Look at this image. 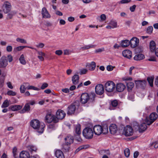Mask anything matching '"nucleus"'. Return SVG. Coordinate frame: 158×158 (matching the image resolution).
<instances>
[{
    "label": "nucleus",
    "mask_w": 158,
    "mask_h": 158,
    "mask_svg": "<svg viewBox=\"0 0 158 158\" xmlns=\"http://www.w3.org/2000/svg\"><path fill=\"white\" fill-rule=\"evenodd\" d=\"M109 130L111 134H114L116 133L117 128L116 125L114 124H112L109 127Z\"/></svg>",
    "instance_id": "nucleus-19"
},
{
    "label": "nucleus",
    "mask_w": 158,
    "mask_h": 158,
    "mask_svg": "<svg viewBox=\"0 0 158 158\" xmlns=\"http://www.w3.org/2000/svg\"><path fill=\"white\" fill-rule=\"evenodd\" d=\"M64 139L65 141V143L68 144H71L73 142V137L70 135H68Z\"/></svg>",
    "instance_id": "nucleus-24"
},
{
    "label": "nucleus",
    "mask_w": 158,
    "mask_h": 158,
    "mask_svg": "<svg viewBox=\"0 0 158 158\" xmlns=\"http://www.w3.org/2000/svg\"><path fill=\"white\" fill-rule=\"evenodd\" d=\"M31 126L34 129L37 130L39 133H42L44 131L45 125L43 123H40L37 119H33L30 122Z\"/></svg>",
    "instance_id": "nucleus-1"
},
{
    "label": "nucleus",
    "mask_w": 158,
    "mask_h": 158,
    "mask_svg": "<svg viewBox=\"0 0 158 158\" xmlns=\"http://www.w3.org/2000/svg\"><path fill=\"white\" fill-rule=\"evenodd\" d=\"M147 123H143L141 124L139 126V132H143L146 130L147 128Z\"/></svg>",
    "instance_id": "nucleus-25"
},
{
    "label": "nucleus",
    "mask_w": 158,
    "mask_h": 158,
    "mask_svg": "<svg viewBox=\"0 0 158 158\" xmlns=\"http://www.w3.org/2000/svg\"><path fill=\"white\" fill-rule=\"evenodd\" d=\"M106 15L104 14H102L100 16V18L102 20V21H104L106 19Z\"/></svg>",
    "instance_id": "nucleus-60"
},
{
    "label": "nucleus",
    "mask_w": 158,
    "mask_h": 158,
    "mask_svg": "<svg viewBox=\"0 0 158 158\" xmlns=\"http://www.w3.org/2000/svg\"><path fill=\"white\" fill-rule=\"evenodd\" d=\"M26 47V46H20L16 48V49L17 51H19Z\"/></svg>",
    "instance_id": "nucleus-55"
},
{
    "label": "nucleus",
    "mask_w": 158,
    "mask_h": 158,
    "mask_svg": "<svg viewBox=\"0 0 158 158\" xmlns=\"http://www.w3.org/2000/svg\"><path fill=\"white\" fill-rule=\"evenodd\" d=\"M26 89V88L24 85H22L20 86V89L21 93H24Z\"/></svg>",
    "instance_id": "nucleus-47"
},
{
    "label": "nucleus",
    "mask_w": 158,
    "mask_h": 158,
    "mask_svg": "<svg viewBox=\"0 0 158 158\" xmlns=\"http://www.w3.org/2000/svg\"><path fill=\"white\" fill-rule=\"evenodd\" d=\"M123 56L128 59H130L132 57V52L128 50H125L122 52Z\"/></svg>",
    "instance_id": "nucleus-16"
},
{
    "label": "nucleus",
    "mask_w": 158,
    "mask_h": 158,
    "mask_svg": "<svg viewBox=\"0 0 158 158\" xmlns=\"http://www.w3.org/2000/svg\"><path fill=\"white\" fill-rule=\"evenodd\" d=\"M116 88L115 84L112 81L107 82L105 85V90L108 92H112L114 91Z\"/></svg>",
    "instance_id": "nucleus-2"
},
{
    "label": "nucleus",
    "mask_w": 158,
    "mask_h": 158,
    "mask_svg": "<svg viewBox=\"0 0 158 158\" xmlns=\"http://www.w3.org/2000/svg\"><path fill=\"white\" fill-rule=\"evenodd\" d=\"M79 77L78 75H75L72 77V81L74 85H77L79 82Z\"/></svg>",
    "instance_id": "nucleus-27"
},
{
    "label": "nucleus",
    "mask_w": 158,
    "mask_h": 158,
    "mask_svg": "<svg viewBox=\"0 0 158 158\" xmlns=\"http://www.w3.org/2000/svg\"><path fill=\"white\" fill-rule=\"evenodd\" d=\"M130 45V41L127 40H122L120 43L121 46L125 48L127 47Z\"/></svg>",
    "instance_id": "nucleus-28"
},
{
    "label": "nucleus",
    "mask_w": 158,
    "mask_h": 158,
    "mask_svg": "<svg viewBox=\"0 0 158 158\" xmlns=\"http://www.w3.org/2000/svg\"><path fill=\"white\" fill-rule=\"evenodd\" d=\"M41 14L42 17L44 18H50L51 17V15L49 13L46 8L44 7L42 10Z\"/></svg>",
    "instance_id": "nucleus-14"
},
{
    "label": "nucleus",
    "mask_w": 158,
    "mask_h": 158,
    "mask_svg": "<svg viewBox=\"0 0 158 158\" xmlns=\"http://www.w3.org/2000/svg\"><path fill=\"white\" fill-rule=\"evenodd\" d=\"M153 28L152 26H149L147 29L146 32L149 34H151L152 32Z\"/></svg>",
    "instance_id": "nucleus-38"
},
{
    "label": "nucleus",
    "mask_w": 158,
    "mask_h": 158,
    "mask_svg": "<svg viewBox=\"0 0 158 158\" xmlns=\"http://www.w3.org/2000/svg\"><path fill=\"white\" fill-rule=\"evenodd\" d=\"M110 24L113 26V28L116 27H117V23L114 21H111Z\"/></svg>",
    "instance_id": "nucleus-46"
},
{
    "label": "nucleus",
    "mask_w": 158,
    "mask_h": 158,
    "mask_svg": "<svg viewBox=\"0 0 158 158\" xmlns=\"http://www.w3.org/2000/svg\"><path fill=\"white\" fill-rule=\"evenodd\" d=\"M95 90L96 93L98 95H102L104 92V87L101 84H98L95 87Z\"/></svg>",
    "instance_id": "nucleus-9"
},
{
    "label": "nucleus",
    "mask_w": 158,
    "mask_h": 158,
    "mask_svg": "<svg viewBox=\"0 0 158 158\" xmlns=\"http://www.w3.org/2000/svg\"><path fill=\"white\" fill-rule=\"evenodd\" d=\"M154 78L152 77H148L147 78V80L150 85L151 87L153 86V82Z\"/></svg>",
    "instance_id": "nucleus-36"
},
{
    "label": "nucleus",
    "mask_w": 158,
    "mask_h": 158,
    "mask_svg": "<svg viewBox=\"0 0 158 158\" xmlns=\"http://www.w3.org/2000/svg\"><path fill=\"white\" fill-rule=\"evenodd\" d=\"M52 122H53L54 123H56L58 122L59 119H60L59 118H58L57 116L55 117L53 116V119Z\"/></svg>",
    "instance_id": "nucleus-56"
},
{
    "label": "nucleus",
    "mask_w": 158,
    "mask_h": 158,
    "mask_svg": "<svg viewBox=\"0 0 158 158\" xmlns=\"http://www.w3.org/2000/svg\"><path fill=\"white\" fill-rule=\"evenodd\" d=\"M22 106L20 105H12L9 107V109L12 111H16L20 110Z\"/></svg>",
    "instance_id": "nucleus-23"
},
{
    "label": "nucleus",
    "mask_w": 158,
    "mask_h": 158,
    "mask_svg": "<svg viewBox=\"0 0 158 158\" xmlns=\"http://www.w3.org/2000/svg\"><path fill=\"white\" fill-rule=\"evenodd\" d=\"M79 106L78 102H75L69 106L68 108V111L67 112L68 115H71L73 114L76 109Z\"/></svg>",
    "instance_id": "nucleus-4"
},
{
    "label": "nucleus",
    "mask_w": 158,
    "mask_h": 158,
    "mask_svg": "<svg viewBox=\"0 0 158 158\" xmlns=\"http://www.w3.org/2000/svg\"><path fill=\"white\" fill-rule=\"evenodd\" d=\"M65 115V112L63 110H58L56 114V116L60 119H62L64 118Z\"/></svg>",
    "instance_id": "nucleus-13"
},
{
    "label": "nucleus",
    "mask_w": 158,
    "mask_h": 158,
    "mask_svg": "<svg viewBox=\"0 0 158 158\" xmlns=\"http://www.w3.org/2000/svg\"><path fill=\"white\" fill-rule=\"evenodd\" d=\"M53 116L51 114H47L45 117V122L48 123H51L53 119Z\"/></svg>",
    "instance_id": "nucleus-20"
},
{
    "label": "nucleus",
    "mask_w": 158,
    "mask_h": 158,
    "mask_svg": "<svg viewBox=\"0 0 158 158\" xmlns=\"http://www.w3.org/2000/svg\"><path fill=\"white\" fill-rule=\"evenodd\" d=\"M17 149L16 147H14L13 149L12 152L14 157H15L17 155Z\"/></svg>",
    "instance_id": "nucleus-50"
},
{
    "label": "nucleus",
    "mask_w": 158,
    "mask_h": 158,
    "mask_svg": "<svg viewBox=\"0 0 158 158\" xmlns=\"http://www.w3.org/2000/svg\"><path fill=\"white\" fill-rule=\"evenodd\" d=\"M7 85L8 87L10 89H12L13 88V87L11 83L10 82H7Z\"/></svg>",
    "instance_id": "nucleus-63"
},
{
    "label": "nucleus",
    "mask_w": 158,
    "mask_h": 158,
    "mask_svg": "<svg viewBox=\"0 0 158 158\" xmlns=\"http://www.w3.org/2000/svg\"><path fill=\"white\" fill-rule=\"evenodd\" d=\"M7 57L5 56H2L0 59V68H6L8 65Z\"/></svg>",
    "instance_id": "nucleus-8"
},
{
    "label": "nucleus",
    "mask_w": 158,
    "mask_h": 158,
    "mask_svg": "<svg viewBox=\"0 0 158 158\" xmlns=\"http://www.w3.org/2000/svg\"><path fill=\"white\" fill-rule=\"evenodd\" d=\"M152 145L155 148H158V143L156 142H155L152 143Z\"/></svg>",
    "instance_id": "nucleus-64"
},
{
    "label": "nucleus",
    "mask_w": 158,
    "mask_h": 158,
    "mask_svg": "<svg viewBox=\"0 0 158 158\" xmlns=\"http://www.w3.org/2000/svg\"><path fill=\"white\" fill-rule=\"evenodd\" d=\"M55 154L57 158H65L63 152L60 150H57L56 151Z\"/></svg>",
    "instance_id": "nucleus-18"
},
{
    "label": "nucleus",
    "mask_w": 158,
    "mask_h": 158,
    "mask_svg": "<svg viewBox=\"0 0 158 158\" xmlns=\"http://www.w3.org/2000/svg\"><path fill=\"white\" fill-rule=\"evenodd\" d=\"M130 150L128 148L125 149L124 150V153L125 156L128 157L130 155Z\"/></svg>",
    "instance_id": "nucleus-39"
},
{
    "label": "nucleus",
    "mask_w": 158,
    "mask_h": 158,
    "mask_svg": "<svg viewBox=\"0 0 158 158\" xmlns=\"http://www.w3.org/2000/svg\"><path fill=\"white\" fill-rule=\"evenodd\" d=\"M27 148L28 150L32 152L33 151L36 152L37 150L36 147L33 145L28 146Z\"/></svg>",
    "instance_id": "nucleus-37"
},
{
    "label": "nucleus",
    "mask_w": 158,
    "mask_h": 158,
    "mask_svg": "<svg viewBox=\"0 0 158 158\" xmlns=\"http://www.w3.org/2000/svg\"><path fill=\"white\" fill-rule=\"evenodd\" d=\"M144 56L142 54H139L136 55L134 57V59L135 60H140L143 59Z\"/></svg>",
    "instance_id": "nucleus-31"
},
{
    "label": "nucleus",
    "mask_w": 158,
    "mask_h": 158,
    "mask_svg": "<svg viewBox=\"0 0 158 158\" xmlns=\"http://www.w3.org/2000/svg\"><path fill=\"white\" fill-rule=\"evenodd\" d=\"M133 131L132 128L129 126H127L125 127L124 129L123 134L127 136H128L132 135Z\"/></svg>",
    "instance_id": "nucleus-7"
},
{
    "label": "nucleus",
    "mask_w": 158,
    "mask_h": 158,
    "mask_svg": "<svg viewBox=\"0 0 158 158\" xmlns=\"http://www.w3.org/2000/svg\"><path fill=\"white\" fill-rule=\"evenodd\" d=\"M102 133L104 134H106L108 132V127L107 125L104 126L102 127Z\"/></svg>",
    "instance_id": "nucleus-40"
},
{
    "label": "nucleus",
    "mask_w": 158,
    "mask_h": 158,
    "mask_svg": "<svg viewBox=\"0 0 158 158\" xmlns=\"http://www.w3.org/2000/svg\"><path fill=\"white\" fill-rule=\"evenodd\" d=\"M149 48L150 50L152 52H155V50L156 49V44L154 41H151L149 44Z\"/></svg>",
    "instance_id": "nucleus-22"
},
{
    "label": "nucleus",
    "mask_w": 158,
    "mask_h": 158,
    "mask_svg": "<svg viewBox=\"0 0 158 158\" xmlns=\"http://www.w3.org/2000/svg\"><path fill=\"white\" fill-rule=\"evenodd\" d=\"M6 51L8 52H10L12 49V47L11 46H8L6 48Z\"/></svg>",
    "instance_id": "nucleus-59"
},
{
    "label": "nucleus",
    "mask_w": 158,
    "mask_h": 158,
    "mask_svg": "<svg viewBox=\"0 0 158 158\" xmlns=\"http://www.w3.org/2000/svg\"><path fill=\"white\" fill-rule=\"evenodd\" d=\"M82 133L83 136L86 139H91L93 136L94 132L90 127H86L83 130Z\"/></svg>",
    "instance_id": "nucleus-3"
},
{
    "label": "nucleus",
    "mask_w": 158,
    "mask_h": 158,
    "mask_svg": "<svg viewBox=\"0 0 158 158\" xmlns=\"http://www.w3.org/2000/svg\"><path fill=\"white\" fill-rule=\"evenodd\" d=\"M55 54L59 56L61 55L63 53V52L61 50H57L55 51Z\"/></svg>",
    "instance_id": "nucleus-53"
},
{
    "label": "nucleus",
    "mask_w": 158,
    "mask_h": 158,
    "mask_svg": "<svg viewBox=\"0 0 158 158\" xmlns=\"http://www.w3.org/2000/svg\"><path fill=\"white\" fill-rule=\"evenodd\" d=\"M114 67L111 65H109L107 66L106 69L108 71H111L113 70Z\"/></svg>",
    "instance_id": "nucleus-58"
},
{
    "label": "nucleus",
    "mask_w": 158,
    "mask_h": 158,
    "mask_svg": "<svg viewBox=\"0 0 158 158\" xmlns=\"http://www.w3.org/2000/svg\"><path fill=\"white\" fill-rule=\"evenodd\" d=\"M75 131L77 135H80L81 133V125L79 124L75 126Z\"/></svg>",
    "instance_id": "nucleus-32"
},
{
    "label": "nucleus",
    "mask_w": 158,
    "mask_h": 158,
    "mask_svg": "<svg viewBox=\"0 0 158 158\" xmlns=\"http://www.w3.org/2000/svg\"><path fill=\"white\" fill-rule=\"evenodd\" d=\"M20 62L22 64L25 65L26 64V61L25 60L23 54H22L19 59Z\"/></svg>",
    "instance_id": "nucleus-35"
},
{
    "label": "nucleus",
    "mask_w": 158,
    "mask_h": 158,
    "mask_svg": "<svg viewBox=\"0 0 158 158\" xmlns=\"http://www.w3.org/2000/svg\"><path fill=\"white\" fill-rule=\"evenodd\" d=\"M115 88L117 91L121 92L124 90L125 88V86L123 84L120 83L117 84Z\"/></svg>",
    "instance_id": "nucleus-17"
},
{
    "label": "nucleus",
    "mask_w": 158,
    "mask_h": 158,
    "mask_svg": "<svg viewBox=\"0 0 158 158\" xmlns=\"http://www.w3.org/2000/svg\"><path fill=\"white\" fill-rule=\"evenodd\" d=\"M127 89L129 91L131 90L134 86V83L132 82H129L127 84Z\"/></svg>",
    "instance_id": "nucleus-33"
},
{
    "label": "nucleus",
    "mask_w": 158,
    "mask_h": 158,
    "mask_svg": "<svg viewBox=\"0 0 158 158\" xmlns=\"http://www.w3.org/2000/svg\"><path fill=\"white\" fill-rule=\"evenodd\" d=\"M7 18L10 19H11L13 16L15 15L17 13V12L15 10L11 11L9 13H8Z\"/></svg>",
    "instance_id": "nucleus-34"
},
{
    "label": "nucleus",
    "mask_w": 158,
    "mask_h": 158,
    "mask_svg": "<svg viewBox=\"0 0 158 158\" xmlns=\"http://www.w3.org/2000/svg\"><path fill=\"white\" fill-rule=\"evenodd\" d=\"M70 144L65 143L62 145V149L65 152H69L70 149Z\"/></svg>",
    "instance_id": "nucleus-30"
},
{
    "label": "nucleus",
    "mask_w": 158,
    "mask_h": 158,
    "mask_svg": "<svg viewBox=\"0 0 158 158\" xmlns=\"http://www.w3.org/2000/svg\"><path fill=\"white\" fill-rule=\"evenodd\" d=\"M87 66L89 68L90 70H94L95 68L96 63L92 61L90 63L87 64Z\"/></svg>",
    "instance_id": "nucleus-29"
},
{
    "label": "nucleus",
    "mask_w": 158,
    "mask_h": 158,
    "mask_svg": "<svg viewBox=\"0 0 158 158\" xmlns=\"http://www.w3.org/2000/svg\"><path fill=\"white\" fill-rule=\"evenodd\" d=\"M44 43H40L38 44L37 45H36V47H37L38 48H42L44 47Z\"/></svg>",
    "instance_id": "nucleus-61"
},
{
    "label": "nucleus",
    "mask_w": 158,
    "mask_h": 158,
    "mask_svg": "<svg viewBox=\"0 0 158 158\" xmlns=\"http://www.w3.org/2000/svg\"><path fill=\"white\" fill-rule=\"evenodd\" d=\"M27 89H32L35 90H39L40 89L34 86L30 85L27 88Z\"/></svg>",
    "instance_id": "nucleus-44"
},
{
    "label": "nucleus",
    "mask_w": 158,
    "mask_h": 158,
    "mask_svg": "<svg viewBox=\"0 0 158 158\" xmlns=\"http://www.w3.org/2000/svg\"><path fill=\"white\" fill-rule=\"evenodd\" d=\"M111 104L113 107H116L118 105V102L117 100H114L111 101Z\"/></svg>",
    "instance_id": "nucleus-45"
},
{
    "label": "nucleus",
    "mask_w": 158,
    "mask_h": 158,
    "mask_svg": "<svg viewBox=\"0 0 158 158\" xmlns=\"http://www.w3.org/2000/svg\"><path fill=\"white\" fill-rule=\"evenodd\" d=\"M90 97L87 93H83L81 96L80 101L81 103L85 104L89 100Z\"/></svg>",
    "instance_id": "nucleus-11"
},
{
    "label": "nucleus",
    "mask_w": 158,
    "mask_h": 158,
    "mask_svg": "<svg viewBox=\"0 0 158 158\" xmlns=\"http://www.w3.org/2000/svg\"><path fill=\"white\" fill-rule=\"evenodd\" d=\"M136 7V6L135 5H134L130 7V11L132 12H134L135 10Z\"/></svg>",
    "instance_id": "nucleus-57"
},
{
    "label": "nucleus",
    "mask_w": 158,
    "mask_h": 158,
    "mask_svg": "<svg viewBox=\"0 0 158 158\" xmlns=\"http://www.w3.org/2000/svg\"><path fill=\"white\" fill-rule=\"evenodd\" d=\"M7 94L8 95L14 96L15 95L16 93L15 92L10 90L7 92Z\"/></svg>",
    "instance_id": "nucleus-42"
},
{
    "label": "nucleus",
    "mask_w": 158,
    "mask_h": 158,
    "mask_svg": "<svg viewBox=\"0 0 158 158\" xmlns=\"http://www.w3.org/2000/svg\"><path fill=\"white\" fill-rule=\"evenodd\" d=\"M11 9V6L10 3L7 1L5 2L2 7L3 12L5 14H7L10 12Z\"/></svg>",
    "instance_id": "nucleus-6"
},
{
    "label": "nucleus",
    "mask_w": 158,
    "mask_h": 158,
    "mask_svg": "<svg viewBox=\"0 0 158 158\" xmlns=\"http://www.w3.org/2000/svg\"><path fill=\"white\" fill-rule=\"evenodd\" d=\"M87 70L86 69H82L80 71V74L81 75H82L86 74L87 72Z\"/></svg>",
    "instance_id": "nucleus-49"
},
{
    "label": "nucleus",
    "mask_w": 158,
    "mask_h": 158,
    "mask_svg": "<svg viewBox=\"0 0 158 158\" xmlns=\"http://www.w3.org/2000/svg\"><path fill=\"white\" fill-rule=\"evenodd\" d=\"M8 60L9 62H10L13 60V57L10 55H9L7 56Z\"/></svg>",
    "instance_id": "nucleus-62"
},
{
    "label": "nucleus",
    "mask_w": 158,
    "mask_h": 158,
    "mask_svg": "<svg viewBox=\"0 0 158 158\" xmlns=\"http://www.w3.org/2000/svg\"><path fill=\"white\" fill-rule=\"evenodd\" d=\"M4 79H0V89L3 86L4 84Z\"/></svg>",
    "instance_id": "nucleus-52"
},
{
    "label": "nucleus",
    "mask_w": 158,
    "mask_h": 158,
    "mask_svg": "<svg viewBox=\"0 0 158 158\" xmlns=\"http://www.w3.org/2000/svg\"><path fill=\"white\" fill-rule=\"evenodd\" d=\"M72 51L69 49H65L64 50V55H68L71 54Z\"/></svg>",
    "instance_id": "nucleus-48"
},
{
    "label": "nucleus",
    "mask_w": 158,
    "mask_h": 158,
    "mask_svg": "<svg viewBox=\"0 0 158 158\" xmlns=\"http://www.w3.org/2000/svg\"><path fill=\"white\" fill-rule=\"evenodd\" d=\"M139 42V39L136 37H134L131 40L130 44L132 48H134L138 45Z\"/></svg>",
    "instance_id": "nucleus-12"
},
{
    "label": "nucleus",
    "mask_w": 158,
    "mask_h": 158,
    "mask_svg": "<svg viewBox=\"0 0 158 158\" xmlns=\"http://www.w3.org/2000/svg\"><path fill=\"white\" fill-rule=\"evenodd\" d=\"M19 156L20 158H29L30 155L28 152L23 151L20 153Z\"/></svg>",
    "instance_id": "nucleus-26"
},
{
    "label": "nucleus",
    "mask_w": 158,
    "mask_h": 158,
    "mask_svg": "<svg viewBox=\"0 0 158 158\" xmlns=\"http://www.w3.org/2000/svg\"><path fill=\"white\" fill-rule=\"evenodd\" d=\"M135 82L137 87H143L146 85V81L145 80H135Z\"/></svg>",
    "instance_id": "nucleus-15"
},
{
    "label": "nucleus",
    "mask_w": 158,
    "mask_h": 158,
    "mask_svg": "<svg viewBox=\"0 0 158 158\" xmlns=\"http://www.w3.org/2000/svg\"><path fill=\"white\" fill-rule=\"evenodd\" d=\"M17 42H20L22 43L26 44L27 43V41L26 40L24 39H21L19 38H17L16 40Z\"/></svg>",
    "instance_id": "nucleus-43"
},
{
    "label": "nucleus",
    "mask_w": 158,
    "mask_h": 158,
    "mask_svg": "<svg viewBox=\"0 0 158 158\" xmlns=\"http://www.w3.org/2000/svg\"><path fill=\"white\" fill-rule=\"evenodd\" d=\"M9 106V103L7 100H5L2 105V108L6 107Z\"/></svg>",
    "instance_id": "nucleus-41"
},
{
    "label": "nucleus",
    "mask_w": 158,
    "mask_h": 158,
    "mask_svg": "<svg viewBox=\"0 0 158 158\" xmlns=\"http://www.w3.org/2000/svg\"><path fill=\"white\" fill-rule=\"evenodd\" d=\"M131 1V0H122L120 1L119 3L121 4L127 3Z\"/></svg>",
    "instance_id": "nucleus-51"
},
{
    "label": "nucleus",
    "mask_w": 158,
    "mask_h": 158,
    "mask_svg": "<svg viewBox=\"0 0 158 158\" xmlns=\"http://www.w3.org/2000/svg\"><path fill=\"white\" fill-rule=\"evenodd\" d=\"M48 86V85L47 83H44L42 85L41 89H45V88L47 87Z\"/></svg>",
    "instance_id": "nucleus-54"
},
{
    "label": "nucleus",
    "mask_w": 158,
    "mask_h": 158,
    "mask_svg": "<svg viewBox=\"0 0 158 158\" xmlns=\"http://www.w3.org/2000/svg\"><path fill=\"white\" fill-rule=\"evenodd\" d=\"M158 116L157 113L153 112L151 113L149 115V120H147L146 123L148 125H150L157 118Z\"/></svg>",
    "instance_id": "nucleus-5"
},
{
    "label": "nucleus",
    "mask_w": 158,
    "mask_h": 158,
    "mask_svg": "<svg viewBox=\"0 0 158 158\" xmlns=\"http://www.w3.org/2000/svg\"><path fill=\"white\" fill-rule=\"evenodd\" d=\"M93 131L95 135H99L102 133V127L100 125H96L94 127Z\"/></svg>",
    "instance_id": "nucleus-10"
},
{
    "label": "nucleus",
    "mask_w": 158,
    "mask_h": 158,
    "mask_svg": "<svg viewBox=\"0 0 158 158\" xmlns=\"http://www.w3.org/2000/svg\"><path fill=\"white\" fill-rule=\"evenodd\" d=\"M30 110V106L29 104L26 103L24 106L23 108L19 112L21 114H23L26 112H28Z\"/></svg>",
    "instance_id": "nucleus-21"
}]
</instances>
